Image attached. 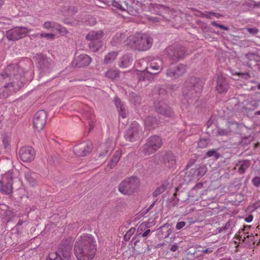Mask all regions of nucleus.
Instances as JSON below:
<instances>
[{
    "instance_id": "1",
    "label": "nucleus",
    "mask_w": 260,
    "mask_h": 260,
    "mask_svg": "<svg viewBox=\"0 0 260 260\" xmlns=\"http://www.w3.org/2000/svg\"><path fill=\"white\" fill-rule=\"evenodd\" d=\"M25 81L24 72L17 64L7 66L0 74V99L8 97L18 90Z\"/></svg>"
},
{
    "instance_id": "2",
    "label": "nucleus",
    "mask_w": 260,
    "mask_h": 260,
    "mask_svg": "<svg viewBox=\"0 0 260 260\" xmlns=\"http://www.w3.org/2000/svg\"><path fill=\"white\" fill-rule=\"evenodd\" d=\"M96 251V241L94 237L89 234L80 236L74 246L75 254L78 260H91Z\"/></svg>"
},
{
    "instance_id": "3",
    "label": "nucleus",
    "mask_w": 260,
    "mask_h": 260,
    "mask_svg": "<svg viewBox=\"0 0 260 260\" xmlns=\"http://www.w3.org/2000/svg\"><path fill=\"white\" fill-rule=\"evenodd\" d=\"M152 39L145 34L137 32L127 38L126 44L135 48L139 51L148 50L152 44Z\"/></svg>"
},
{
    "instance_id": "4",
    "label": "nucleus",
    "mask_w": 260,
    "mask_h": 260,
    "mask_svg": "<svg viewBox=\"0 0 260 260\" xmlns=\"http://www.w3.org/2000/svg\"><path fill=\"white\" fill-rule=\"evenodd\" d=\"M202 87L203 83L197 78H192L185 82L183 93L188 103L192 104L198 100Z\"/></svg>"
},
{
    "instance_id": "5",
    "label": "nucleus",
    "mask_w": 260,
    "mask_h": 260,
    "mask_svg": "<svg viewBox=\"0 0 260 260\" xmlns=\"http://www.w3.org/2000/svg\"><path fill=\"white\" fill-rule=\"evenodd\" d=\"M139 186V179L132 177L125 179L119 184L118 190L123 194L131 195L137 190Z\"/></svg>"
},
{
    "instance_id": "6",
    "label": "nucleus",
    "mask_w": 260,
    "mask_h": 260,
    "mask_svg": "<svg viewBox=\"0 0 260 260\" xmlns=\"http://www.w3.org/2000/svg\"><path fill=\"white\" fill-rule=\"evenodd\" d=\"M162 62L151 61L146 68V71L142 72L139 75L140 81H150L153 78V75L159 73L162 69Z\"/></svg>"
},
{
    "instance_id": "7",
    "label": "nucleus",
    "mask_w": 260,
    "mask_h": 260,
    "mask_svg": "<svg viewBox=\"0 0 260 260\" xmlns=\"http://www.w3.org/2000/svg\"><path fill=\"white\" fill-rule=\"evenodd\" d=\"M104 33L102 30L91 31L86 36V39L90 42L89 46L94 52L99 50L103 45L101 41Z\"/></svg>"
},
{
    "instance_id": "8",
    "label": "nucleus",
    "mask_w": 260,
    "mask_h": 260,
    "mask_svg": "<svg viewBox=\"0 0 260 260\" xmlns=\"http://www.w3.org/2000/svg\"><path fill=\"white\" fill-rule=\"evenodd\" d=\"M162 145L161 138L157 136H153L149 137L145 144L143 152L145 155H149L153 153Z\"/></svg>"
},
{
    "instance_id": "9",
    "label": "nucleus",
    "mask_w": 260,
    "mask_h": 260,
    "mask_svg": "<svg viewBox=\"0 0 260 260\" xmlns=\"http://www.w3.org/2000/svg\"><path fill=\"white\" fill-rule=\"evenodd\" d=\"M14 173L9 171L5 174L0 180V191L6 194H9L12 192V184L14 179Z\"/></svg>"
},
{
    "instance_id": "10",
    "label": "nucleus",
    "mask_w": 260,
    "mask_h": 260,
    "mask_svg": "<svg viewBox=\"0 0 260 260\" xmlns=\"http://www.w3.org/2000/svg\"><path fill=\"white\" fill-rule=\"evenodd\" d=\"M142 135V128L138 123L134 122L125 134L124 137L126 140L129 142H134Z\"/></svg>"
},
{
    "instance_id": "11",
    "label": "nucleus",
    "mask_w": 260,
    "mask_h": 260,
    "mask_svg": "<svg viewBox=\"0 0 260 260\" xmlns=\"http://www.w3.org/2000/svg\"><path fill=\"white\" fill-rule=\"evenodd\" d=\"M186 70L185 66L182 64L171 63L167 70L166 76L171 79H176L183 75Z\"/></svg>"
},
{
    "instance_id": "12",
    "label": "nucleus",
    "mask_w": 260,
    "mask_h": 260,
    "mask_svg": "<svg viewBox=\"0 0 260 260\" xmlns=\"http://www.w3.org/2000/svg\"><path fill=\"white\" fill-rule=\"evenodd\" d=\"M36 61L38 67L41 72L48 73L51 71L53 67V62L50 59L40 54L36 57Z\"/></svg>"
},
{
    "instance_id": "13",
    "label": "nucleus",
    "mask_w": 260,
    "mask_h": 260,
    "mask_svg": "<svg viewBox=\"0 0 260 260\" xmlns=\"http://www.w3.org/2000/svg\"><path fill=\"white\" fill-rule=\"evenodd\" d=\"M166 52L171 60L175 61L183 58L185 54L184 47L180 46H170L166 49Z\"/></svg>"
},
{
    "instance_id": "14",
    "label": "nucleus",
    "mask_w": 260,
    "mask_h": 260,
    "mask_svg": "<svg viewBox=\"0 0 260 260\" xmlns=\"http://www.w3.org/2000/svg\"><path fill=\"white\" fill-rule=\"evenodd\" d=\"M47 117V113L44 110L39 111L36 113L34 117L33 125L36 131L40 132L43 129Z\"/></svg>"
},
{
    "instance_id": "15",
    "label": "nucleus",
    "mask_w": 260,
    "mask_h": 260,
    "mask_svg": "<svg viewBox=\"0 0 260 260\" xmlns=\"http://www.w3.org/2000/svg\"><path fill=\"white\" fill-rule=\"evenodd\" d=\"M30 30L26 27H18L7 31V38L10 40H17L24 37Z\"/></svg>"
},
{
    "instance_id": "16",
    "label": "nucleus",
    "mask_w": 260,
    "mask_h": 260,
    "mask_svg": "<svg viewBox=\"0 0 260 260\" xmlns=\"http://www.w3.org/2000/svg\"><path fill=\"white\" fill-rule=\"evenodd\" d=\"M72 246L70 244L62 243L60 245L57 252H52L57 255V258L61 260H70L72 255Z\"/></svg>"
},
{
    "instance_id": "17",
    "label": "nucleus",
    "mask_w": 260,
    "mask_h": 260,
    "mask_svg": "<svg viewBox=\"0 0 260 260\" xmlns=\"http://www.w3.org/2000/svg\"><path fill=\"white\" fill-rule=\"evenodd\" d=\"M19 155L23 161L29 162L34 159L35 152L31 147L24 146L19 150Z\"/></svg>"
},
{
    "instance_id": "18",
    "label": "nucleus",
    "mask_w": 260,
    "mask_h": 260,
    "mask_svg": "<svg viewBox=\"0 0 260 260\" xmlns=\"http://www.w3.org/2000/svg\"><path fill=\"white\" fill-rule=\"evenodd\" d=\"M91 150V144L90 142H83L76 145L74 147L75 154L79 156H84L89 154Z\"/></svg>"
},
{
    "instance_id": "19",
    "label": "nucleus",
    "mask_w": 260,
    "mask_h": 260,
    "mask_svg": "<svg viewBox=\"0 0 260 260\" xmlns=\"http://www.w3.org/2000/svg\"><path fill=\"white\" fill-rule=\"evenodd\" d=\"M91 58L85 54H82L77 56L72 61V66L81 68L88 66L91 62Z\"/></svg>"
},
{
    "instance_id": "20",
    "label": "nucleus",
    "mask_w": 260,
    "mask_h": 260,
    "mask_svg": "<svg viewBox=\"0 0 260 260\" xmlns=\"http://www.w3.org/2000/svg\"><path fill=\"white\" fill-rule=\"evenodd\" d=\"M156 111L159 114L167 117H171L173 115L171 108L164 102H160L155 103Z\"/></svg>"
},
{
    "instance_id": "21",
    "label": "nucleus",
    "mask_w": 260,
    "mask_h": 260,
    "mask_svg": "<svg viewBox=\"0 0 260 260\" xmlns=\"http://www.w3.org/2000/svg\"><path fill=\"white\" fill-rule=\"evenodd\" d=\"M163 160L164 165L168 168H174L176 165V160L175 156L171 152L166 153L164 156Z\"/></svg>"
},
{
    "instance_id": "22",
    "label": "nucleus",
    "mask_w": 260,
    "mask_h": 260,
    "mask_svg": "<svg viewBox=\"0 0 260 260\" xmlns=\"http://www.w3.org/2000/svg\"><path fill=\"white\" fill-rule=\"evenodd\" d=\"M216 90L219 93L226 92L228 89V84L222 76H218L217 79Z\"/></svg>"
},
{
    "instance_id": "23",
    "label": "nucleus",
    "mask_w": 260,
    "mask_h": 260,
    "mask_svg": "<svg viewBox=\"0 0 260 260\" xmlns=\"http://www.w3.org/2000/svg\"><path fill=\"white\" fill-rule=\"evenodd\" d=\"M246 63L248 67H251L254 64L260 62V56L256 53H248L245 55Z\"/></svg>"
},
{
    "instance_id": "24",
    "label": "nucleus",
    "mask_w": 260,
    "mask_h": 260,
    "mask_svg": "<svg viewBox=\"0 0 260 260\" xmlns=\"http://www.w3.org/2000/svg\"><path fill=\"white\" fill-rule=\"evenodd\" d=\"M114 103L117 108L119 115L123 118H125L127 116V110L125 106L123 104L120 100L117 97L114 99Z\"/></svg>"
},
{
    "instance_id": "25",
    "label": "nucleus",
    "mask_w": 260,
    "mask_h": 260,
    "mask_svg": "<svg viewBox=\"0 0 260 260\" xmlns=\"http://www.w3.org/2000/svg\"><path fill=\"white\" fill-rule=\"evenodd\" d=\"M250 166V161L243 160L239 161L236 165L235 169H238V172L241 174H244Z\"/></svg>"
},
{
    "instance_id": "26",
    "label": "nucleus",
    "mask_w": 260,
    "mask_h": 260,
    "mask_svg": "<svg viewBox=\"0 0 260 260\" xmlns=\"http://www.w3.org/2000/svg\"><path fill=\"white\" fill-rule=\"evenodd\" d=\"M158 125V121L152 116H148L145 120V128L149 131L153 129Z\"/></svg>"
},
{
    "instance_id": "27",
    "label": "nucleus",
    "mask_w": 260,
    "mask_h": 260,
    "mask_svg": "<svg viewBox=\"0 0 260 260\" xmlns=\"http://www.w3.org/2000/svg\"><path fill=\"white\" fill-rule=\"evenodd\" d=\"M24 175L27 181L31 186H35L37 184L36 180L37 174L28 170L25 172Z\"/></svg>"
},
{
    "instance_id": "28",
    "label": "nucleus",
    "mask_w": 260,
    "mask_h": 260,
    "mask_svg": "<svg viewBox=\"0 0 260 260\" xmlns=\"http://www.w3.org/2000/svg\"><path fill=\"white\" fill-rule=\"evenodd\" d=\"M133 60L132 56L130 54H124L120 59L119 63L121 68H125L131 64Z\"/></svg>"
},
{
    "instance_id": "29",
    "label": "nucleus",
    "mask_w": 260,
    "mask_h": 260,
    "mask_svg": "<svg viewBox=\"0 0 260 260\" xmlns=\"http://www.w3.org/2000/svg\"><path fill=\"white\" fill-rule=\"evenodd\" d=\"M101 147L102 148H106V149L105 150L104 152H102V153H100V155H104L110 152H111L114 148V144L113 143L111 140H108L105 144H104L101 146Z\"/></svg>"
},
{
    "instance_id": "30",
    "label": "nucleus",
    "mask_w": 260,
    "mask_h": 260,
    "mask_svg": "<svg viewBox=\"0 0 260 260\" xmlns=\"http://www.w3.org/2000/svg\"><path fill=\"white\" fill-rule=\"evenodd\" d=\"M120 157L121 152L119 151H116L111 158V162L108 164V167L112 169L118 162Z\"/></svg>"
},
{
    "instance_id": "31",
    "label": "nucleus",
    "mask_w": 260,
    "mask_h": 260,
    "mask_svg": "<svg viewBox=\"0 0 260 260\" xmlns=\"http://www.w3.org/2000/svg\"><path fill=\"white\" fill-rule=\"evenodd\" d=\"M129 100L130 102L136 106H139L141 103V98L134 92L129 94Z\"/></svg>"
},
{
    "instance_id": "32",
    "label": "nucleus",
    "mask_w": 260,
    "mask_h": 260,
    "mask_svg": "<svg viewBox=\"0 0 260 260\" xmlns=\"http://www.w3.org/2000/svg\"><path fill=\"white\" fill-rule=\"evenodd\" d=\"M117 55L116 52H109L105 56L104 62L106 64L112 62L116 59Z\"/></svg>"
},
{
    "instance_id": "33",
    "label": "nucleus",
    "mask_w": 260,
    "mask_h": 260,
    "mask_svg": "<svg viewBox=\"0 0 260 260\" xmlns=\"http://www.w3.org/2000/svg\"><path fill=\"white\" fill-rule=\"evenodd\" d=\"M57 23L53 21H47L43 24V27L47 30L55 31Z\"/></svg>"
},
{
    "instance_id": "34",
    "label": "nucleus",
    "mask_w": 260,
    "mask_h": 260,
    "mask_svg": "<svg viewBox=\"0 0 260 260\" xmlns=\"http://www.w3.org/2000/svg\"><path fill=\"white\" fill-rule=\"evenodd\" d=\"M167 185L164 184L157 187L156 190L154 191L153 195L154 197H156L163 193L167 189Z\"/></svg>"
},
{
    "instance_id": "35",
    "label": "nucleus",
    "mask_w": 260,
    "mask_h": 260,
    "mask_svg": "<svg viewBox=\"0 0 260 260\" xmlns=\"http://www.w3.org/2000/svg\"><path fill=\"white\" fill-rule=\"evenodd\" d=\"M106 75L108 78L113 79L118 77L119 74L116 70H110L106 72Z\"/></svg>"
},
{
    "instance_id": "36",
    "label": "nucleus",
    "mask_w": 260,
    "mask_h": 260,
    "mask_svg": "<svg viewBox=\"0 0 260 260\" xmlns=\"http://www.w3.org/2000/svg\"><path fill=\"white\" fill-rule=\"evenodd\" d=\"M111 5L115 8V9L119 10L122 11H125L126 8H124L121 4L115 1H112L111 2Z\"/></svg>"
},
{
    "instance_id": "37",
    "label": "nucleus",
    "mask_w": 260,
    "mask_h": 260,
    "mask_svg": "<svg viewBox=\"0 0 260 260\" xmlns=\"http://www.w3.org/2000/svg\"><path fill=\"white\" fill-rule=\"evenodd\" d=\"M136 229L135 228H131L124 236L123 239L125 241H128L131 236L134 234Z\"/></svg>"
},
{
    "instance_id": "38",
    "label": "nucleus",
    "mask_w": 260,
    "mask_h": 260,
    "mask_svg": "<svg viewBox=\"0 0 260 260\" xmlns=\"http://www.w3.org/2000/svg\"><path fill=\"white\" fill-rule=\"evenodd\" d=\"M55 30L57 31L59 34L63 36L66 35L68 33L67 29L58 23H57V26H56Z\"/></svg>"
},
{
    "instance_id": "39",
    "label": "nucleus",
    "mask_w": 260,
    "mask_h": 260,
    "mask_svg": "<svg viewBox=\"0 0 260 260\" xmlns=\"http://www.w3.org/2000/svg\"><path fill=\"white\" fill-rule=\"evenodd\" d=\"M8 206L5 204H0V214L3 216H7L9 214Z\"/></svg>"
},
{
    "instance_id": "40",
    "label": "nucleus",
    "mask_w": 260,
    "mask_h": 260,
    "mask_svg": "<svg viewBox=\"0 0 260 260\" xmlns=\"http://www.w3.org/2000/svg\"><path fill=\"white\" fill-rule=\"evenodd\" d=\"M36 36H40L41 38H45L47 39L53 40L55 38V35L49 33H41L36 35Z\"/></svg>"
},
{
    "instance_id": "41",
    "label": "nucleus",
    "mask_w": 260,
    "mask_h": 260,
    "mask_svg": "<svg viewBox=\"0 0 260 260\" xmlns=\"http://www.w3.org/2000/svg\"><path fill=\"white\" fill-rule=\"evenodd\" d=\"M196 172L198 176H203L206 173V168L204 166H201L197 170Z\"/></svg>"
},
{
    "instance_id": "42",
    "label": "nucleus",
    "mask_w": 260,
    "mask_h": 260,
    "mask_svg": "<svg viewBox=\"0 0 260 260\" xmlns=\"http://www.w3.org/2000/svg\"><path fill=\"white\" fill-rule=\"evenodd\" d=\"M231 103L235 104L234 107L233 108V110L239 111H242L243 109L244 108V107H242V108L239 107V104L238 103L237 99H233L231 101Z\"/></svg>"
},
{
    "instance_id": "43",
    "label": "nucleus",
    "mask_w": 260,
    "mask_h": 260,
    "mask_svg": "<svg viewBox=\"0 0 260 260\" xmlns=\"http://www.w3.org/2000/svg\"><path fill=\"white\" fill-rule=\"evenodd\" d=\"M121 35L116 34L114 38L112 39V44L114 45H116L117 43L121 42Z\"/></svg>"
},
{
    "instance_id": "44",
    "label": "nucleus",
    "mask_w": 260,
    "mask_h": 260,
    "mask_svg": "<svg viewBox=\"0 0 260 260\" xmlns=\"http://www.w3.org/2000/svg\"><path fill=\"white\" fill-rule=\"evenodd\" d=\"M211 24L215 27H219L221 29L224 30H228L229 29V27L224 26L221 24H218L216 21H212L211 22Z\"/></svg>"
},
{
    "instance_id": "45",
    "label": "nucleus",
    "mask_w": 260,
    "mask_h": 260,
    "mask_svg": "<svg viewBox=\"0 0 260 260\" xmlns=\"http://www.w3.org/2000/svg\"><path fill=\"white\" fill-rule=\"evenodd\" d=\"M252 183L256 187L260 186V177H255L252 179Z\"/></svg>"
},
{
    "instance_id": "46",
    "label": "nucleus",
    "mask_w": 260,
    "mask_h": 260,
    "mask_svg": "<svg viewBox=\"0 0 260 260\" xmlns=\"http://www.w3.org/2000/svg\"><path fill=\"white\" fill-rule=\"evenodd\" d=\"M231 228V224L230 221L227 222L224 226L220 228L219 229V232L221 233L224 231L228 230Z\"/></svg>"
},
{
    "instance_id": "47",
    "label": "nucleus",
    "mask_w": 260,
    "mask_h": 260,
    "mask_svg": "<svg viewBox=\"0 0 260 260\" xmlns=\"http://www.w3.org/2000/svg\"><path fill=\"white\" fill-rule=\"evenodd\" d=\"M47 260H61L60 258H57V255L55 253H50Z\"/></svg>"
},
{
    "instance_id": "48",
    "label": "nucleus",
    "mask_w": 260,
    "mask_h": 260,
    "mask_svg": "<svg viewBox=\"0 0 260 260\" xmlns=\"http://www.w3.org/2000/svg\"><path fill=\"white\" fill-rule=\"evenodd\" d=\"M208 142L206 140L201 139L198 143V146L200 148H204L207 146Z\"/></svg>"
},
{
    "instance_id": "49",
    "label": "nucleus",
    "mask_w": 260,
    "mask_h": 260,
    "mask_svg": "<svg viewBox=\"0 0 260 260\" xmlns=\"http://www.w3.org/2000/svg\"><path fill=\"white\" fill-rule=\"evenodd\" d=\"M230 133V131L228 129H219L218 131L217 134L220 136H227Z\"/></svg>"
},
{
    "instance_id": "50",
    "label": "nucleus",
    "mask_w": 260,
    "mask_h": 260,
    "mask_svg": "<svg viewBox=\"0 0 260 260\" xmlns=\"http://www.w3.org/2000/svg\"><path fill=\"white\" fill-rule=\"evenodd\" d=\"M206 155L208 157H211L215 155V157L216 158H218V157H219V154L218 153H216V151L214 150H211L208 151L207 152Z\"/></svg>"
},
{
    "instance_id": "51",
    "label": "nucleus",
    "mask_w": 260,
    "mask_h": 260,
    "mask_svg": "<svg viewBox=\"0 0 260 260\" xmlns=\"http://www.w3.org/2000/svg\"><path fill=\"white\" fill-rule=\"evenodd\" d=\"M247 30L248 32L252 35H255L258 33V30L256 27L254 28H247Z\"/></svg>"
},
{
    "instance_id": "52",
    "label": "nucleus",
    "mask_w": 260,
    "mask_h": 260,
    "mask_svg": "<svg viewBox=\"0 0 260 260\" xmlns=\"http://www.w3.org/2000/svg\"><path fill=\"white\" fill-rule=\"evenodd\" d=\"M210 15H213L217 18H219L221 16V15H220L219 13H215L211 12L209 13L208 15H206V14L205 15V17L206 18H211Z\"/></svg>"
},
{
    "instance_id": "53",
    "label": "nucleus",
    "mask_w": 260,
    "mask_h": 260,
    "mask_svg": "<svg viewBox=\"0 0 260 260\" xmlns=\"http://www.w3.org/2000/svg\"><path fill=\"white\" fill-rule=\"evenodd\" d=\"M3 144L4 145L5 148H7L10 144L9 139L7 137H4L3 139Z\"/></svg>"
},
{
    "instance_id": "54",
    "label": "nucleus",
    "mask_w": 260,
    "mask_h": 260,
    "mask_svg": "<svg viewBox=\"0 0 260 260\" xmlns=\"http://www.w3.org/2000/svg\"><path fill=\"white\" fill-rule=\"evenodd\" d=\"M185 224L186 223L184 221L179 222L177 223L176 228L177 230H180L185 226Z\"/></svg>"
},
{
    "instance_id": "55",
    "label": "nucleus",
    "mask_w": 260,
    "mask_h": 260,
    "mask_svg": "<svg viewBox=\"0 0 260 260\" xmlns=\"http://www.w3.org/2000/svg\"><path fill=\"white\" fill-rule=\"evenodd\" d=\"M195 162H196V161L194 159H190L186 167V169H188L191 166H193Z\"/></svg>"
},
{
    "instance_id": "56",
    "label": "nucleus",
    "mask_w": 260,
    "mask_h": 260,
    "mask_svg": "<svg viewBox=\"0 0 260 260\" xmlns=\"http://www.w3.org/2000/svg\"><path fill=\"white\" fill-rule=\"evenodd\" d=\"M253 219V216L252 215H249L247 217H246L245 218V221L246 222L249 223Z\"/></svg>"
},
{
    "instance_id": "57",
    "label": "nucleus",
    "mask_w": 260,
    "mask_h": 260,
    "mask_svg": "<svg viewBox=\"0 0 260 260\" xmlns=\"http://www.w3.org/2000/svg\"><path fill=\"white\" fill-rule=\"evenodd\" d=\"M204 253H211L213 252V250L211 248H206L202 250Z\"/></svg>"
},
{
    "instance_id": "58",
    "label": "nucleus",
    "mask_w": 260,
    "mask_h": 260,
    "mask_svg": "<svg viewBox=\"0 0 260 260\" xmlns=\"http://www.w3.org/2000/svg\"><path fill=\"white\" fill-rule=\"evenodd\" d=\"M156 201L153 202L151 205L146 209V210L144 212L145 214H146L148 212H149L154 206Z\"/></svg>"
},
{
    "instance_id": "59",
    "label": "nucleus",
    "mask_w": 260,
    "mask_h": 260,
    "mask_svg": "<svg viewBox=\"0 0 260 260\" xmlns=\"http://www.w3.org/2000/svg\"><path fill=\"white\" fill-rule=\"evenodd\" d=\"M178 248V246L177 244H174L170 248V250L173 252L176 251Z\"/></svg>"
},
{
    "instance_id": "60",
    "label": "nucleus",
    "mask_w": 260,
    "mask_h": 260,
    "mask_svg": "<svg viewBox=\"0 0 260 260\" xmlns=\"http://www.w3.org/2000/svg\"><path fill=\"white\" fill-rule=\"evenodd\" d=\"M150 232H151L150 230H149V229L147 230L142 234V237H145L147 236L148 235H149V234L150 233Z\"/></svg>"
},
{
    "instance_id": "61",
    "label": "nucleus",
    "mask_w": 260,
    "mask_h": 260,
    "mask_svg": "<svg viewBox=\"0 0 260 260\" xmlns=\"http://www.w3.org/2000/svg\"><path fill=\"white\" fill-rule=\"evenodd\" d=\"M202 187H203V184L199 183L197 184L196 185L194 186V187L193 188V189H194V188L201 189L202 188Z\"/></svg>"
},
{
    "instance_id": "62",
    "label": "nucleus",
    "mask_w": 260,
    "mask_h": 260,
    "mask_svg": "<svg viewBox=\"0 0 260 260\" xmlns=\"http://www.w3.org/2000/svg\"><path fill=\"white\" fill-rule=\"evenodd\" d=\"M254 206L256 208L260 207V200L254 203Z\"/></svg>"
},
{
    "instance_id": "63",
    "label": "nucleus",
    "mask_w": 260,
    "mask_h": 260,
    "mask_svg": "<svg viewBox=\"0 0 260 260\" xmlns=\"http://www.w3.org/2000/svg\"><path fill=\"white\" fill-rule=\"evenodd\" d=\"M145 226V224H143V223H142V224H141L139 226V228H138V232H139V231H142V230H143V228H144Z\"/></svg>"
},
{
    "instance_id": "64",
    "label": "nucleus",
    "mask_w": 260,
    "mask_h": 260,
    "mask_svg": "<svg viewBox=\"0 0 260 260\" xmlns=\"http://www.w3.org/2000/svg\"><path fill=\"white\" fill-rule=\"evenodd\" d=\"M23 221L22 220H19L17 225H21L23 224Z\"/></svg>"
}]
</instances>
